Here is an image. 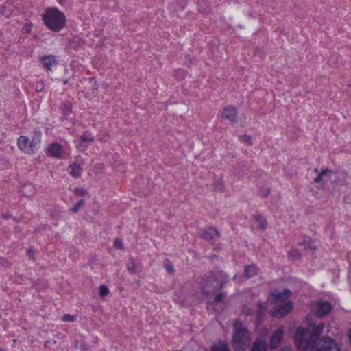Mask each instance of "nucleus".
<instances>
[{
  "label": "nucleus",
  "mask_w": 351,
  "mask_h": 351,
  "mask_svg": "<svg viewBox=\"0 0 351 351\" xmlns=\"http://www.w3.org/2000/svg\"><path fill=\"white\" fill-rule=\"evenodd\" d=\"M324 326L323 323H320L314 327L312 330L298 328L295 332L294 339L298 348L303 349L305 351H313L315 347V343L320 339L319 337Z\"/></svg>",
  "instance_id": "1"
},
{
  "label": "nucleus",
  "mask_w": 351,
  "mask_h": 351,
  "mask_svg": "<svg viewBox=\"0 0 351 351\" xmlns=\"http://www.w3.org/2000/svg\"><path fill=\"white\" fill-rule=\"evenodd\" d=\"M43 18L45 24L53 31L58 32L65 26L64 14L56 8L46 9Z\"/></svg>",
  "instance_id": "2"
},
{
  "label": "nucleus",
  "mask_w": 351,
  "mask_h": 351,
  "mask_svg": "<svg viewBox=\"0 0 351 351\" xmlns=\"http://www.w3.org/2000/svg\"><path fill=\"white\" fill-rule=\"evenodd\" d=\"M291 295V291L287 289L282 292L275 290L272 293V296L278 302L276 308L273 311V316L282 317L289 313L293 308V304L290 301L285 302Z\"/></svg>",
  "instance_id": "3"
},
{
  "label": "nucleus",
  "mask_w": 351,
  "mask_h": 351,
  "mask_svg": "<svg viewBox=\"0 0 351 351\" xmlns=\"http://www.w3.org/2000/svg\"><path fill=\"white\" fill-rule=\"evenodd\" d=\"M228 280V276L223 271L217 272L213 276L204 279L202 282V291L206 296L215 293L222 289Z\"/></svg>",
  "instance_id": "4"
},
{
  "label": "nucleus",
  "mask_w": 351,
  "mask_h": 351,
  "mask_svg": "<svg viewBox=\"0 0 351 351\" xmlns=\"http://www.w3.org/2000/svg\"><path fill=\"white\" fill-rule=\"evenodd\" d=\"M233 346L236 351H243L250 343V334L244 328H239L234 324V332L233 335Z\"/></svg>",
  "instance_id": "5"
},
{
  "label": "nucleus",
  "mask_w": 351,
  "mask_h": 351,
  "mask_svg": "<svg viewBox=\"0 0 351 351\" xmlns=\"http://www.w3.org/2000/svg\"><path fill=\"white\" fill-rule=\"evenodd\" d=\"M313 351H341L339 345L331 337H323L315 343Z\"/></svg>",
  "instance_id": "6"
},
{
  "label": "nucleus",
  "mask_w": 351,
  "mask_h": 351,
  "mask_svg": "<svg viewBox=\"0 0 351 351\" xmlns=\"http://www.w3.org/2000/svg\"><path fill=\"white\" fill-rule=\"evenodd\" d=\"M37 145L38 142L36 141L35 139H32L29 141V139L25 136H21L18 138L19 148L26 153L31 154L34 152Z\"/></svg>",
  "instance_id": "7"
},
{
  "label": "nucleus",
  "mask_w": 351,
  "mask_h": 351,
  "mask_svg": "<svg viewBox=\"0 0 351 351\" xmlns=\"http://www.w3.org/2000/svg\"><path fill=\"white\" fill-rule=\"evenodd\" d=\"M332 309L330 303L327 302H319L315 304L312 311L317 317H323L327 315Z\"/></svg>",
  "instance_id": "8"
},
{
  "label": "nucleus",
  "mask_w": 351,
  "mask_h": 351,
  "mask_svg": "<svg viewBox=\"0 0 351 351\" xmlns=\"http://www.w3.org/2000/svg\"><path fill=\"white\" fill-rule=\"evenodd\" d=\"M237 109L234 106H228L225 107L221 112V116L230 120L232 122L237 121Z\"/></svg>",
  "instance_id": "9"
},
{
  "label": "nucleus",
  "mask_w": 351,
  "mask_h": 351,
  "mask_svg": "<svg viewBox=\"0 0 351 351\" xmlns=\"http://www.w3.org/2000/svg\"><path fill=\"white\" fill-rule=\"evenodd\" d=\"M284 335V331L282 328H278L271 335L270 338V346L271 349L276 348L282 339Z\"/></svg>",
  "instance_id": "10"
},
{
  "label": "nucleus",
  "mask_w": 351,
  "mask_h": 351,
  "mask_svg": "<svg viewBox=\"0 0 351 351\" xmlns=\"http://www.w3.org/2000/svg\"><path fill=\"white\" fill-rule=\"evenodd\" d=\"M40 61L43 66L48 71H51L53 67L58 64V60L53 55L44 56L41 58Z\"/></svg>",
  "instance_id": "11"
},
{
  "label": "nucleus",
  "mask_w": 351,
  "mask_h": 351,
  "mask_svg": "<svg viewBox=\"0 0 351 351\" xmlns=\"http://www.w3.org/2000/svg\"><path fill=\"white\" fill-rule=\"evenodd\" d=\"M47 155L51 157L62 158V150L61 145L57 143L50 144L47 149Z\"/></svg>",
  "instance_id": "12"
},
{
  "label": "nucleus",
  "mask_w": 351,
  "mask_h": 351,
  "mask_svg": "<svg viewBox=\"0 0 351 351\" xmlns=\"http://www.w3.org/2000/svg\"><path fill=\"white\" fill-rule=\"evenodd\" d=\"M332 171L328 169H322L317 176L314 179L313 182L318 184L322 181H326V178H332Z\"/></svg>",
  "instance_id": "13"
},
{
  "label": "nucleus",
  "mask_w": 351,
  "mask_h": 351,
  "mask_svg": "<svg viewBox=\"0 0 351 351\" xmlns=\"http://www.w3.org/2000/svg\"><path fill=\"white\" fill-rule=\"evenodd\" d=\"M218 236H219V233H218L217 230L213 228H209L204 230L201 233V237L207 241L212 240L215 237H217Z\"/></svg>",
  "instance_id": "14"
},
{
  "label": "nucleus",
  "mask_w": 351,
  "mask_h": 351,
  "mask_svg": "<svg viewBox=\"0 0 351 351\" xmlns=\"http://www.w3.org/2000/svg\"><path fill=\"white\" fill-rule=\"evenodd\" d=\"M258 268L256 265L252 264L246 265L244 269V275L247 279L257 275Z\"/></svg>",
  "instance_id": "15"
},
{
  "label": "nucleus",
  "mask_w": 351,
  "mask_h": 351,
  "mask_svg": "<svg viewBox=\"0 0 351 351\" xmlns=\"http://www.w3.org/2000/svg\"><path fill=\"white\" fill-rule=\"evenodd\" d=\"M346 178V174L344 172H340L335 179L331 180V182L337 186H348V183Z\"/></svg>",
  "instance_id": "16"
},
{
  "label": "nucleus",
  "mask_w": 351,
  "mask_h": 351,
  "mask_svg": "<svg viewBox=\"0 0 351 351\" xmlns=\"http://www.w3.org/2000/svg\"><path fill=\"white\" fill-rule=\"evenodd\" d=\"M251 351H267V344L265 341L256 340L254 343Z\"/></svg>",
  "instance_id": "17"
},
{
  "label": "nucleus",
  "mask_w": 351,
  "mask_h": 351,
  "mask_svg": "<svg viewBox=\"0 0 351 351\" xmlns=\"http://www.w3.org/2000/svg\"><path fill=\"white\" fill-rule=\"evenodd\" d=\"M68 170L69 173L73 177H79L82 173L81 167L76 163L69 165Z\"/></svg>",
  "instance_id": "18"
},
{
  "label": "nucleus",
  "mask_w": 351,
  "mask_h": 351,
  "mask_svg": "<svg viewBox=\"0 0 351 351\" xmlns=\"http://www.w3.org/2000/svg\"><path fill=\"white\" fill-rule=\"evenodd\" d=\"M254 219H255L256 222L258 223L259 228L264 230L266 229L267 226V221L265 218H264L262 215L260 214H256L254 215Z\"/></svg>",
  "instance_id": "19"
},
{
  "label": "nucleus",
  "mask_w": 351,
  "mask_h": 351,
  "mask_svg": "<svg viewBox=\"0 0 351 351\" xmlns=\"http://www.w3.org/2000/svg\"><path fill=\"white\" fill-rule=\"evenodd\" d=\"M211 351H231L228 346L223 342H219L216 344H213L210 348Z\"/></svg>",
  "instance_id": "20"
},
{
  "label": "nucleus",
  "mask_w": 351,
  "mask_h": 351,
  "mask_svg": "<svg viewBox=\"0 0 351 351\" xmlns=\"http://www.w3.org/2000/svg\"><path fill=\"white\" fill-rule=\"evenodd\" d=\"M94 141V138L91 136V134L88 132H85L83 135L80 137L79 141L80 146H84V143H92Z\"/></svg>",
  "instance_id": "21"
},
{
  "label": "nucleus",
  "mask_w": 351,
  "mask_h": 351,
  "mask_svg": "<svg viewBox=\"0 0 351 351\" xmlns=\"http://www.w3.org/2000/svg\"><path fill=\"white\" fill-rule=\"evenodd\" d=\"M72 104L70 102H64L62 104L61 109L62 114L65 119L67 118V116L71 113L72 112Z\"/></svg>",
  "instance_id": "22"
},
{
  "label": "nucleus",
  "mask_w": 351,
  "mask_h": 351,
  "mask_svg": "<svg viewBox=\"0 0 351 351\" xmlns=\"http://www.w3.org/2000/svg\"><path fill=\"white\" fill-rule=\"evenodd\" d=\"M302 245L306 250H310L312 253H313L316 249L315 246L311 242V239L308 237L304 238Z\"/></svg>",
  "instance_id": "23"
},
{
  "label": "nucleus",
  "mask_w": 351,
  "mask_h": 351,
  "mask_svg": "<svg viewBox=\"0 0 351 351\" xmlns=\"http://www.w3.org/2000/svg\"><path fill=\"white\" fill-rule=\"evenodd\" d=\"M21 193L27 197H32L34 194V189L32 185H25L21 189Z\"/></svg>",
  "instance_id": "24"
},
{
  "label": "nucleus",
  "mask_w": 351,
  "mask_h": 351,
  "mask_svg": "<svg viewBox=\"0 0 351 351\" xmlns=\"http://www.w3.org/2000/svg\"><path fill=\"white\" fill-rule=\"evenodd\" d=\"M130 260L132 265L128 267V270L130 274H134L137 272V269L139 267L140 264L136 263L134 258H131Z\"/></svg>",
  "instance_id": "25"
},
{
  "label": "nucleus",
  "mask_w": 351,
  "mask_h": 351,
  "mask_svg": "<svg viewBox=\"0 0 351 351\" xmlns=\"http://www.w3.org/2000/svg\"><path fill=\"white\" fill-rule=\"evenodd\" d=\"M199 9L202 12H203L204 14L209 12L210 9H209L208 2L202 1V2L199 3Z\"/></svg>",
  "instance_id": "26"
},
{
  "label": "nucleus",
  "mask_w": 351,
  "mask_h": 351,
  "mask_svg": "<svg viewBox=\"0 0 351 351\" xmlns=\"http://www.w3.org/2000/svg\"><path fill=\"white\" fill-rule=\"evenodd\" d=\"M267 306H268V304L267 302L261 303L258 305V316H259L258 319H260L261 317L264 315V312L266 311Z\"/></svg>",
  "instance_id": "27"
},
{
  "label": "nucleus",
  "mask_w": 351,
  "mask_h": 351,
  "mask_svg": "<svg viewBox=\"0 0 351 351\" xmlns=\"http://www.w3.org/2000/svg\"><path fill=\"white\" fill-rule=\"evenodd\" d=\"M84 200L80 199L78 201L75 205L71 209V211L73 213H77L81 207L84 205Z\"/></svg>",
  "instance_id": "28"
},
{
  "label": "nucleus",
  "mask_w": 351,
  "mask_h": 351,
  "mask_svg": "<svg viewBox=\"0 0 351 351\" xmlns=\"http://www.w3.org/2000/svg\"><path fill=\"white\" fill-rule=\"evenodd\" d=\"M164 266L169 273L171 274L173 272V271H174L173 265L169 260L167 259L165 261Z\"/></svg>",
  "instance_id": "29"
},
{
  "label": "nucleus",
  "mask_w": 351,
  "mask_h": 351,
  "mask_svg": "<svg viewBox=\"0 0 351 351\" xmlns=\"http://www.w3.org/2000/svg\"><path fill=\"white\" fill-rule=\"evenodd\" d=\"M109 293V289L106 285H101L99 287V295L101 297H105Z\"/></svg>",
  "instance_id": "30"
},
{
  "label": "nucleus",
  "mask_w": 351,
  "mask_h": 351,
  "mask_svg": "<svg viewBox=\"0 0 351 351\" xmlns=\"http://www.w3.org/2000/svg\"><path fill=\"white\" fill-rule=\"evenodd\" d=\"M289 256L293 258V260L295 259H300V253L298 252L296 249H292L289 252Z\"/></svg>",
  "instance_id": "31"
},
{
  "label": "nucleus",
  "mask_w": 351,
  "mask_h": 351,
  "mask_svg": "<svg viewBox=\"0 0 351 351\" xmlns=\"http://www.w3.org/2000/svg\"><path fill=\"white\" fill-rule=\"evenodd\" d=\"M114 245L117 249L124 250V245L121 239L119 238H116L114 239Z\"/></svg>",
  "instance_id": "32"
},
{
  "label": "nucleus",
  "mask_w": 351,
  "mask_h": 351,
  "mask_svg": "<svg viewBox=\"0 0 351 351\" xmlns=\"http://www.w3.org/2000/svg\"><path fill=\"white\" fill-rule=\"evenodd\" d=\"M74 193L77 196H84L87 193V191L84 188H75Z\"/></svg>",
  "instance_id": "33"
},
{
  "label": "nucleus",
  "mask_w": 351,
  "mask_h": 351,
  "mask_svg": "<svg viewBox=\"0 0 351 351\" xmlns=\"http://www.w3.org/2000/svg\"><path fill=\"white\" fill-rule=\"evenodd\" d=\"M224 188V184L222 181L219 180L215 184V189L217 191H222Z\"/></svg>",
  "instance_id": "34"
},
{
  "label": "nucleus",
  "mask_w": 351,
  "mask_h": 351,
  "mask_svg": "<svg viewBox=\"0 0 351 351\" xmlns=\"http://www.w3.org/2000/svg\"><path fill=\"white\" fill-rule=\"evenodd\" d=\"M62 319L64 322H73L75 320V317L70 314H66L62 317Z\"/></svg>",
  "instance_id": "35"
},
{
  "label": "nucleus",
  "mask_w": 351,
  "mask_h": 351,
  "mask_svg": "<svg viewBox=\"0 0 351 351\" xmlns=\"http://www.w3.org/2000/svg\"><path fill=\"white\" fill-rule=\"evenodd\" d=\"M241 138L242 141L247 142L249 145H251L252 142L250 136L244 135Z\"/></svg>",
  "instance_id": "36"
},
{
  "label": "nucleus",
  "mask_w": 351,
  "mask_h": 351,
  "mask_svg": "<svg viewBox=\"0 0 351 351\" xmlns=\"http://www.w3.org/2000/svg\"><path fill=\"white\" fill-rule=\"evenodd\" d=\"M223 298L224 295L223 293H219L218 295H216L215 301L217 303L220 302L223 300Z\"/></svg>",
  "instance_id": "37"
},
{
  "label": "nucleus",
  "mask_w": 351,
  "mask_h": 351,
  "mask_svg": "<svg viewBox=\"0 0 351 351\" xmlns=\"http://www.w3.org/2000/svg\"><path fill=\"white\" fill-rule=\"evenodd\" d=\"M27 255L28 256L32 259V260H34L35 259V257H34V250L32 248H29L27 250Z\"/></svg>",
  "instance_id": "38"
},
{
  "label": "nucleus",
  "mask_w": 351,
  "mask_h": 351,
  "mask_svg": "<svg viewBox=\"0 0 351 351\" xmlns=\"http://www.w3.org/2000/svg\"><path fill=\"white\" fill-rule=\"evenodd\" d=\"M270 191H271V189L269 188L263 189L261 191V194H262L263 196L267 197V195H269Z\"/></svg>",
  "instance_id": "39"
},
{
  "label": "nucleus",
  "mask_w": 351,
  "mask_h": 351,
  "mask_svg": "<svg viewBox=\"0 0 351 351\" xmlns=\"http://www.w3.org/2000/svg\"><path fill=\"white\" fill-rule=\"evenodd\" d=\"M80 347L83 351H86L90 348V346L87 344L86 342H82Z\"/></svg>",
  "instance_id": "40"
},
{
  "label": "nucleus",
  "mask_w": 351,
  "mask_h": 351,
  "mask_svg": "<svg viewBox=\"0 0 351 351\" xmlns=\"http://www.w3.org/2000/svg\"><path fill=\"white\" fill-rule=\"evenodd\" d=\"M40 136H41L40 132H36L33 139H35V141H37L38 143L40 142L39 138L40 137Z\"/></svg>",
  "instance_id": "41"
},
{
  "label": "nucleus",
  "mask_w": 351,
  "mask_h": 351,
  "mask_svg": "<svg viewBox=\"0 0 351 351\" xmlns=\"http://www.w3.org/2000/svg\"><path fill=\"white\" fill-rule=\"evenodd\" d=\"M280 351H293V350L289 347H285V348H282Z\"/></svg>",
  "instance_id": "42"
},
{
  "label": "nucleus",
  "mask_w": 351,
  "mask_h": 351,
  "mask_svg": "<svg viewBox=\"0 0 351 351\" xmlns=\"http://www.w3.org/2000/svg\"><path fill=\"white\" fill-rule=\"evenodd\" d=\"M10 217H11V215L10 214H5L3 215V217L4 219H9Z\"/></svg>",
  "instance_id": "43"
},
{
  "label": "nucleus",
  "mask_w": 351,
  "mask_h": 351,
  "mask_svg": "<svg viewBox=\"0 0 351 351\" xmlns=\"http://www.w3.org/2000/svg\"><path fill=\"white\" fill-rule=\"evenodd\" d=\"M77 346H78V341H75V343H74V347H75V348H77Z\"/></svg>",
  "instance_id": "44"
},
{
  "label": "nucleus",
  "mask_w": 351,
  "mask_h": 351,
  "mask_svg": "<svg viewBox=\"0 0 351 351\" xmlns=\"http://www.w3.org/2000/svg\"><path fill=\"white\" fill-rule=\"evenodd\" d=\"M314 172H315V173H317V175L320 173V172L319 171V170H318V169H317V168H315V169H314Z\"/></svg>",
  "instance_id": "45"
},
{
  "label": "nucleus",
  "mask_w": 351,
  "mask_h": 351,
  "mask_svg": "<svg viewBox=\"0 0 351 351\" xmlns=\"http://www.w3.org/2000/svg\"><path fill=\"white\" fill-rule=\"evenodd\" d=\"M42 90V88H40V87H36V90L37 91H39V90Z\"/></svg>",
  "instance_id": "46"
},
{
  "label": "nucleus",
  "mask_w": 351,
  "mask_h": 351,
  "mask_svg": "<svg viewBox=\"0 0 351 351\" xmlns=\"http://www.w3.org/2000/svg\"><path fill=\"white\" fill-rule=\"evenodd\" d=\"M49 341H47V342L45 343V346H46V347H47V346H49Z\"/></svg>",
  "instance_id": "47"
},
{
  "label": "nucleus",
  "mask_w": 351,
  "mask_h": 351,
  "mask_svg": "<svg viewBox=\"0 0 351 351\" xmlns=\"http://www.w3.org/2000/svg\"><path fill=\"white\" fill-rule=\"evenodd\" d=\"M66 83H67V80H65L64 81V84H66Z\"/></svg>",
  "instance_id": "48"
},
{
  "label": "nucleus",
  "mask_w": 351,
  "mask_h": 351,
  "mask_svg": "<svg viewBox=\"0 0 351 351\" xmlns=\"http://www.w3.org/2000/svg\"><path fill=\"white\" fill-rule=\"evenodd\" d=\"M0 351H4L1 348H0Z\"/></svg>",
  "instance_id": "49"
},
{
  "label": "nucleus",
  "mask_w": 351,
  "mask_h": 351,
  "mask_svg": "<svg viewBox=\"0 0 351 351\" xmlns=\"http://www.w3.org/2000/svg\"><path fill=\"white\" fill-rule=\"evenodd\" d=\"M59 1H60V0H58Z\"/></svg>",
  "instance_id": "50"
}]
</instances>
